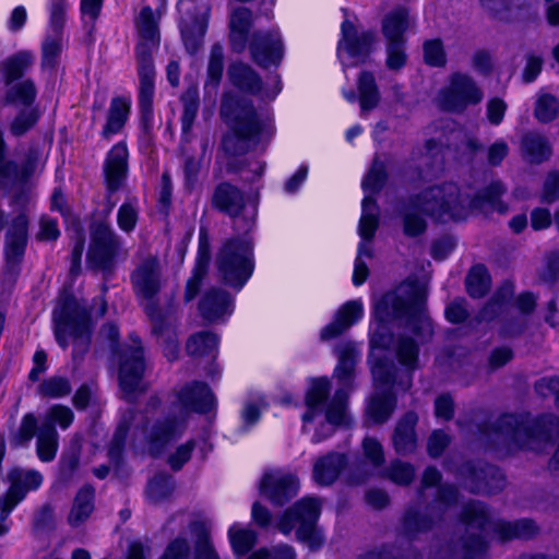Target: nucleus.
Returning <instances> with one entry per match:
<instances>
[{
  "label": "nucleus",
  "instance_id": "16",
  "mask_svg": "<svg viewBox=\"0 0 559 559\" xmlns=\"http://www.w3.org/2000/svg\"><path fill=\"white\" fill-rule=\"evenodd\" d=\"M136 296L152 299L162 287V267L156 257L143 259L131 276Z\"/></svg>",
  "mask_w": 559,
  "mask_h": 559
},
{
  "label": "nucleus",
  "instance_id": "6",
  "mask_svg": "<svg viewBox=\"0 0 559 559\" xmlns=\"http://www.w3.org/2000/svg\"><path fill=\"white\" fill-rule=\"evenodd\" d=\"M221 114L230 129L223 140L227 152L239 154L251 143H255L262 123L250 103L226 94L222 100Z\"/></svg>",
  "mask_w": 559,
  "mask_h": 559
},
{
  "label": "nucleus",
  "instance_id": "2",
  "mask_svg": "<svg viewBox=\"0 0 559 559\" xmlns=\"http://www.w3.org/2000/svg\"><path fill=\"white\" fill-rule=\"evenodd\" d=\"M468 535L461 543V559H484L487 538L501 542L513 538H531L537 534V525L528 519L518 521L492 520L480 503L467 504L463 512Z\"/></svg>",
  "mask_w": 559,
  "mask_h": 559
},
{
  "label": "nucleus",
  "instance_id": "50",
  "mask_svg": "<svg viewBox=\"0 0 559 559\" xmlns=\"http://www.w3.org/2000/svg\"><path fill=\"white\" fill-rule=\"evenodd\" d=\"M559 115V100L549 94H540L535 106V117L540 122H549Z\"/></svg>",
  "mask_w": 559,
  "mask_h": 559
},
{
  "label": "nucleus",
  "instance_id": "12",
  "mask_svg": "<svg viewBox=\"0 0 559 559\" xmlns=\"http://www.w3.org/2000/svg\"><path fill=\"white\" fill-rule=\"evenodd\" d=\"M481 99L480 90L469 76L464 74L452 75L449 86L440 95V104L451 111H461Z\"/></svg>",
  "mask_w": 559,
  "mask_h": 559
},
{
  "label": "nucleus",
  "instance_id": "46",
  "mask_svg": "<svg viewBox=\"0 0 559 559\" xmlns=\"http://www.w3.org/2000/svg\"><path fill=\"white\" fill-rule=\"evenodd\" d=\"M36 90L32 81H23L13 85L8 92V100L16 106L32 107Z\"/></svg>",
  "mask_w": 559,
  "mask_h": 559
},
{
  "label": "nucleus",
  "instance_id": "27",
  "mask_svg": "<svg viewBox=\"0 0 559 559\" xmlns=\"http://www.w3.org/2000/svg\"><path fill=\"white\" fill-rule=\"evenodd\" d=\"M521 155L530 163L539 164L551 155V146L548 140L537 133L527 132L521 139Z\"/></svg>",
  "mask_w": 559,
  "mask_h": 559
},
{
  "label": "nucleus",
  "instance_id": "39",
  "mask_svg": "<svg viewBox=\"0 0 559 559\" xmlns=\"http://www.w3.org/2000/svg\"><path fill=\"white\" fill-rule=\"evenodd\" d=\"M359 102L361 111L373 109L379 102V93L374 78L369 72H362L358 79Z\"/></svg>",
  "mask_w": 559,
  "mask_h": 559
},
{
  "label": "nucleus",
  "instance_id": "22",
  "mask_svg": "<svg viewBox=\"0 0 559 559\" xmlns=\"http://www.w3.org/2000/svg\"><path fill=\"white\" fill-rule=\"evenodd\" d=\"M128 148L124 143L116 144L108 153L105 162V176L108 190H118L128 171Z\"/></svg>",
  "mask_w": 559,
  "mask_h": 559
},
{
  "label": "nucleus",
  "instance_id": "55",
  "mask_svg": "<svg viewBox=\"0 0 559 559\" xmlns=\"http://www.w3.org/2000/svg\"><path fill=\"white\" fill-rule=\"evenodd\" d=\"M173 488V480L169 476L158 475L148 483L147 498L152 502H159L170 495Z\"/></svg>",
  "mask_w": 559,
  "mask_h": 559
},
{
  "label": "nucleus",
  "instance_id": "35",
  "mask_svg": "<svg viewBox=\"0 0 559 559\" xmlns=\"http://www.w3.org/2000/svg\"><path fill=\"white\" fill-rule=\"evenodd\" d=\"M94 489L90 486H84L79 490L75 496L73 507L69 514V522L71 525L76 526L84 522L94 509Z\"/></svg>",
  "mask_w": 559,
  "mask_h": 559
},
{
  "label": "nucleus",
  "instance_id": "57",
  "mask_svg": "<svg viewBox=\"0 0 559 559\" xmlns=\"http://www.w3.org/2000/svg\"><path fill=\"white\" fill-rule=\"evenodd\" d=\"M361 445L365 460L376 468L381 467L384 463V452L381 443L376 438L366 437Z\"/></svg>",
  "mask_w": 559,
  "mask_h": 559
},
{
  "label": "nucleus",
  "instance_id": "17",
  "mask_svg": "<svg viewBox=\"0 0 559 559\" xmlns=\"http://www.w3.org/2000/svg\"><path fill=\"white\" fill-rule=\"evenodd\" d=\"M139 43L136 59H152L153 52L159 46V32L157 21L148 7L141 9L136 20Z\"/></svg>",
  "mask_w": 559,
  "mask_h": 559
},
{
  "label": "nucleus",
  "instance_id": "47",
  "mask_svg": "<svg viewBox=\"0 0 559 559\" xmlns=\"http://www.w3.org/2000/svg\"><path fill=\"white\" fill-rule=\"evenodd\" d=\"M224 69V52L219 45L212 47L209 66H207V81L205 88L212 86L216 88L223 75Z\"/></svg>",
  "mask_w": 559,
  "mask_h": 559
},
{
  "label": "nucleus",
  "instance_id": "60",
  "mask_svg": "<svg viewBox=\"0 0 559 559\" xmlns=\"http://www.w3.org/2000/svg\"><path fill=\"white\" fill-rule=\"evenodd\" d=\"M384 179V166L379 162H374L362 181V188L365 191L374 193L383 186Z\"/></svg>",
  "mask_w": 559,
  "mask_h": 559
},
{
  "label": "nucleus",
  "instance_id": "45",
  "mask_svg": "<svg viewBox=\"0 0 559 559\" xmlns=\"http://www.w3.org/2000/svg\"><path fill=\"white\" fill-rule=\"evenodd\" d=\"M229 538L234 551L240 556L247 554L254 546L257 535L253 531L241 528L235 524L229 530Z\"/></svg>",
  "mask_w": 559,
  "mask_h": 559
},
{
  "label": "nucleus",
  "instance_id": "24",
  "mask_svg": "<svg viewBox=\"0 0 559 559\" xmlns=\"http://www.w3.org/2000/svg\"><path fill=\"white\" fill-rule=\"evenodd\" d=\"M199 310L205 320L217 321L231 313V299L223 290L210 289L202 297Z\"/></svg>",
  "mask_w": 559,
  "mask_h": 559
},
{
  "label": "nucleus",
  "instance_id": "19",
  "mask_svg": "<svg viewBox=\"0 0 559 559\" xmlns=\"http://www.w3.org/2000/svg\"><path fill=\"white\" fill-rule=\"evenodd\" d=\"M192 0H180L178 8L181 12V34L187 49L193 51L199 46L206 28V10L195 16L188 15L194 9Z\"/></svg>",
  "mask_w": 559,
  "mask_h": 559
},
{
  "label": "nucleus",
  "instance_id": "10",
  "mask_svg": "<svg viewBox=\"0 0 559 559\" xmlns=\"http://www.w3.org/2000/svg\"><path fill=\"white\" fill-rule=\"evenodd\" d=\"M9 489L0 498L1 520L5 521L12 510L26 497L31 490H36L43 483L39 472L33 469L13 468L8 473Z\"/></svg>",
  "mask_w": 559,
  "mask_h": 559
},
{
  "label": "nucleus",
  "instance_id": "29",
  "mask_svg": "<svg viewBox=\"0 0 559 559\" xmlns=\"http://www.w3.org/2000/svg\"><path fill=\"white\" fill-rule=\"evenodd\" d=\"M497 431L506 440L511 439L520 443L521 447L532 448L526 440H532L535 437V431L513 415H504L501 417L497 426Z\"/></svg>",
  "mask_w": 559,
  "mask_h": 559
},
{
  "label": "nucleus",
  "instance_id": "40",
  "mask_svg": "<svg viewBox=\"0 0 559 559\" xmlns=\"http://www.w3.org/2000/svg\"><path fill=\"white\" fill-rule=\"evenodd\" d=\"M490 278L484 265H475L466 277V288L473 298L483 297L489 289Z\"/></svg>",
  "mask_w": 559,
  "mask_h": 559
},
{
  "label": "nucleus",
  "instance_id": "5",
  "mask_svg": "<svg viewBox=\"0 0 559 559\" xmlns=\"http://www.w3.org/2000/svg\"><path fill=\"white\" fill-rule=\"evenodd\" d=\"M215 399L203 383L183 386L177 394L180 419L165 418L157 420L148 430L147 439L152 452H158L170 440L179 437L183 430V417L189 412L204 413L214 405Z\"/></svg>",
  "mask_w": 559,
  "mask_h": 559
},
{
  "label": "nucleus",
  "instance_id": "3",
  "mask_svg": "<svg viewBox=\"0 0 559 559\" xmlns=\"http://www.w3.org/2000/svg\"><path fill=\"white\" fill-rule=\"evenodd\" d=\"M425 292L413 283L401 285L395 292L385 294L376 304L374 314L381 322L407 316L411 326L423 337L432 334V324L425 312Z\"/></svg>",
  "mask_w": 559,
  "mask_h": 559
},
{
  "label": "nucleus",
  "instance_id": "18",
  "mask_svg": "<svg viewBox=\"0 0 559 559\" xmlns=\"http://www.w3.org/2000/svg\"><path fill=\"white\" fill-rule=\"evenodd\" d=\"M253 60L261 67L276 66L283 58V44L277 33H257L250 44Z\"/></svg>",
  "mask_w": 559,
  "mask_h": 559
},
{
  "label": "nucleus",
  "instance_id": "31",
  "mask_svg": "<svg viewBox=\"0 0 559 559\" xmlns=\"http://www.w3.org/2000/svg\"><path fill=\"white\" fill-rule=\"evenodd\" d=\"M140 76L139 104L143 112H150L154 96L155 71L153 59H136Z\"/></svg>",
  "mask_w": 559,
  "mask_h": 559
},
{
  "label": "nucleus",
  "instance_id": "21",
  "mask_svg": "<svg viewBox=\"0 0 559 559\" xmlns=\"http://www.w3.org/2000/svg\"><path fill=\"white\" fill-rule=\"evenodd\" d=\"M118 247L119 241L114 230L108 225H97L92 231L88 258L97 264H105L117 252Z\"/></svg>",
  "mask_w": 559,
  "mask_h": 559
},
{
  "label": "nucleus",
  "instance_id": "15",
  "mask_svg": "<svg viewBox=\"0 0 559 559\" xmlns=\"http://www.w3.org/2000/svg\"><path fill=\"white\" fill-rule=\"evenodd\" d=\"M144 372L143 352L139 341H133L130 348L124 349L119 368L120 386L126 394L145 389L142 383Z\"/></svg>",
  "mask_w": 559,
  "mask_h": 559
},
{
  "label": "nucleus",
  "instance_id": "26",
  "mask_svg": "<svg viewBox=\"0 0 559 559\" xmlns=\"http://www.w3.org/2000/svg\"><path fill=\"white\" fill-rule=\"evenodd\" d=\"M211 260V252H210V245L207 241L206 236L200 237V243H199V251H198V258L197 263L193 270V274L191 278L188 280L186 292H185V299L187 301L192 300L200 288L201 282L203 277L205 276L207 272V267Z\"/></svg>",
  "mask_w": 559,
  "mask_h": 559
},
{
  "label": "nucleus",
  "instance_id": "23",
  "mask_svg": "<svg viewBox=\"0 0 559 559\" xmlns=\"http://www.w3.org/2000/svg\"><path fill=\"white\" fill-rule=\"evenodd\" d=\"M362 304L360 301L352 300L346 302L336 312L334 321L321 331V338L325 341L342 334L362 317Z\"/></svg>",
  "mask_w": 559,
  "mask_h": 559
},
{
  "label": "nucleus",
  "instance_id": "64",
  "mask_svg": "<svg viewBox=\"0 0 559 559\" xmlns=\"http://www.w3.org/2000/svg\"><path fill=\"white\" fill-rule=\"evenodd\" d=\"M189 552V543L185 538H176L168 544L160 559H187Z\"/></svg>",
  "mask_w": 559,
  "mask_h": 559
},
{
  "label": "nucleus",
  "instance_id": "30",
  "mask_svg": "<svg viewBox=\"0 0 559 559\" xmlns=\"http://www.w3.org/2000/svg\"><path fill=\"white\" fill-rule=\"evenodd\" d=\"M345 456L338 453L318 459L313 464V479L320 485L332 484L345 466Z\"/></svg>",
  "mask_w": 559,
  "mask_h": 559
},
{
  "label": "nucleus",
  "instance_id": "33",
  "mask_svg": "<svg viewBox=\"0 0 559 559\" xmlns=\"http://www.w3.org/2000/svg\"><path fill=\"white\" fill-rule=\"evenodd\" d=\"M251 21V11L246 8L236 9L230 15V39L234 49L237 51H242L246 47Z\"/></svg>",
  "mask_w": 559,
  "mask_h": 559
},
{
  "label": "nucleus",
  "instance_id": "48",
  "mask_svg": "<svg viewBox=\"0 0 559 559\" xmlns=\"http://www.w3.org/2000/svg\"><path fill=\"white\" fill-rule=\"evenodd\" d=\"M419 204V199L417 198L404 213V233L407 236H417L426 228L425 219L418 215L419 211L423 212V207Z\"/></svg>",
  "mask_w": 559,
  "mask_h": 559
},
{
  "label": "nucleus",
  "instance_id": "43",
  "mask_svg": "<svg viewBox=\"0 0 559 559\" xmlns=\"http://www.w3.org/2000/svg\"><path fill=\"white\" fill-rule=\"evenodd\" d=\"M527 0H480L481 7L495 19L507 20L514 9L526 5Z\"/></svg>",
  "mask_w": 559,
  "mask_h": 559
},
{
  "label": "nucleus",
  "instance_id": "53",
  "mask_svg": "<svg viewBox=\"0 0 559 559\" xmlns=\"http://www.w3.org/2000/svg\"><path fill=\"white\" fill-rule=\"evenodd\" d=\"M139 218V210L135 200L124 202L118 210L117 223L120 229L130 233L135 228Z\"/></svg>",
  "mask_w": 559,
  "mask_h": 559
},
{
  "label": "nucleus",
  "instance_id": "28",
  "mask_svg": "<svg viewBox=\"0 0 559 559\" xmlns=\"http://www.w3.org/2000/svg\"><path fill=\"white\" fill-rule=\"evenodd\" d=\"M418 417L414 413H407L396 425L393 443L396 452L407 454L416 448L415 426Z\"/></svg>",
  "mask_w": 559,
  "mask_h": 559
},
{
  "label": "nucleus",
  "instance_id": "32",
  "mask_svg": "<svg viewBox=\"0 0 559 559\" xmlns=\"http://www.w3.org/2000/svg\"><path fill=\"white\" fill-rule=\"evenodd\" d=\"M27 218L17 216L7 236L5 253L9 260L15 261L23 255L26 245Z\"/></svg>",
  "mask_w": 559,
  "mask_h": 559
},
{
  "label": "nucleus",
  "instance_id": "54",
  "mask_svg": "<svg viewBox=\"0 0 559 559\" xmlns=\"http://www.w3.org/2000/svg\"><path fill=\"white\" fill-rule=\"evenodd\" d=\"M38 117L39 115L35 108H24L11 122V133L15 136L24 134L27 130L35 126Z\"/></svg>",
  "mask_w": 559,
  "mask_h": 559
},
{
  "label": "nucleus",
  "instance_id": "56",
  "mask_svg": "<svg viewBox=\"0 0 559 559\" xmlns=\"http://www.w3.org/2000/svg\"><path fill=\"white\" fill-rule=\"evenodd\" d=\"M183 112H182V128L189 130L197 117L199 108V97L197 88H190L182 96Z\"/></svg>",
  "mask_w": 559,
  "mask_h": 559
},
{
  "label": "nucleus",
  "instance_id": "34",
  "mask_svg": "<svg viewBox=\"0 0 559 559\" xmlns=\"http://www.w3.org/2000/svg\"><path fill=\"white\" fill-rule=\"evenodd\" d=\"M130 110V103L123 98H114L107 115L106 124L103 128L102 135L109 139L112 134L119 132L124 126Z\"/></svg>",
  "mask_w": 559,
  "mask_h": 559
},
{
  "label": "nucleus",
  "instance_id": "4",
  "mask_svg": "<svg viewBox=\"0 0 559 559\" xmlns=\"http://www.w3.org/2000/svg\"><path fill=\"white\" fill-rule=\"evenodd\" d=\"M329 391L330 383L328 379L320 378L313 379L310 382L306 394L307 412L302 417L305 423L304 429H306L308 423L316 421L320 425L313 436V442H320L331 436L335 427L348 423V414L345 406L347 392L343 388L335 393L326 409L322 411V403L325 401Z\"/></svg>",
  "mask_w": 559,
  "mask_h": 559
},
{
  "label": "nucleus",
  "instance_id": "36",
  "mask_svg": "<svg viewBox=\"0 0 559 559\" xmlns=\"http://www.w3.org/2000/svg\"><path fill=\"white\" fill-rule=\"evenodd\" d=\"M58 450V432L50 424H41L37 435V454L43 462L55 459Z\"/></svg>",
  "mask_w": 559,
  "mask_h": 559
},
{
  "label": "nucleus",
  "instance_id": "63",
  "mask_svg": "<svg viewBox=\"0 0 559 559\" xmlns=\"http://www.w3.org/2000/svg\"><path fill=\"white\" fill-rule=\"evenodd\" d=\"M386 52V67L390 70L397 71L405 66L407 57L403 49V41L388 43Z\"/></svg>",
  "mask_w": 559,
  "mask_h": 559
},
{
  "label": "nucleus",
  "instance_id": "13",
  "mask_svg": "<svg viewBox=\"0 0 559 559\" xmlns=\"http://www.w3.org/2000/svg\"><path fill=\"white\" fill-rule=\"evenodd\" d=\"M374 41L372 33L358 35L355 26L348 20L342 24V39L338 44V58L344 66H356L365 60Z\"/></svg>",
  "mask_w": 559,
  "mask_h": 559
},
{
  "label": "nucleus",
  "instance_id": "61",
  "mask_svg": "<svg viewBox=\"0 0 559 559\" xmlns=\"http://www.w3.org/2000/svg\"><path fill=\"white\" fill-rule=\"evenodd\" d=\"M396 353L401 364L412 368L416 366L418 349L413 341L409 338H401Z\"/></svg>",
  "mask_w": 559,
  "mask_h": 559
},
{
  "label": "nucleus",
  "instance_id": "44",
  "mask_svg": "<svg viewBox=\"0 0 559 559\" xmlns=\"http://www.w3.org/2000/svg\"><path fill=\"white\" fill-rule=\"evenodd\" d=\"M382 476L390 479L396 485H408L415 477V468L409 463L400 460L392 461L386 469L382 472Z\"/></svg>",
  "mask_w": 559,
  "mask_h": 559
},
{
  "label": "nucleus",
  "instance_id": "37",
  "mask_svg": "<svg viewBox=\"0 0 559 559\" xmlns=\"http://www.w3.org/2000/svg\"><path fill=\"white\" fill-rule=\"evenodd\" d=\"M409 26L407 12L404 9L396 10L388 15L383 22V33L389 43H402L403 33Z\"/></svg>",
  "mask_w": 559,
  "mask_h": 559
},
{
  "label": "nucleus",
  "instance_id": "8",
  "mask_svg": "<svg viewBox=\"0 0 559 559\" xmlns=\"http://www.w3.org/2000/svg\"><path fill=\"white\" fill-rule=\"evenodd\" d=\"M216 264L224 282L240 288L253 270L250 239L242 237L226 241L217 253Z\"/></svg>",
  "mask_w": 559,
  "mask_h": 559
},
{
  "label": "nucleus",
  "instance_id": "7",
  "mask_svg": "<svg viewBox=\"0 0 559 559\" xmlns=\"http://www.w3.org/2000/svg\"><path fill=\"white\" fill-rule=\"evenodd\" d=\"M55 335L66 348L71 340L76 349L85 348L90 341L91 323L85 308L72 296H62L53 310Z\"/></svg>",
  "mask_w": 559,
  "mask_h": 559
},
{
  "label": "nucleus",
  "instance_id": "9",
  "mask_svg": "<svg viewBox=\"0 0 559 559\" xmlns=\"http://www.w3.org/2000/svg\"><path fill=\"white\" fill-rule=\"evenodd\" d=\"M322 502L316 497H304L288 509L281 521L278 530L289 534L296 528L299 540L307 543L310 547H318L322 544V537L316 526L321 513Z\"/></svg>",
  "mask_w": 559,
  "mask_h": 559
},
{
  "label": "nucleus",
  "instance_id": "20",
  "mask_svg": "<svg viewBox=\"0 0 559 559\" xmlns=\"http://www.w3.org/2000/svg\"><path fill=\"white\" fill-rule=\"evenodd\" d=\"M361 210L358 233L362 241L359 245L356 259L364 260V258L370 259L372 257L370 241L379 226V207L371 197H366L362 200Z\"/></svg>",
  "mask_w": 559,
  "mask_h": 559
},
{
  "label": "nucleus",
  "instance_id": "38",
  "mask_svg": "<svg viewBox=\"0 0 559 559\" xmlns=\"http://www.w3.org/2000/svg\"><path fill=\"white\" fill-rule=\"evenodd\" d=\"M231 82L241 90L258 92L261 82L254 71L243 63H235L228 70Z\"/></svg>",
  "mask_w": 559,
  "mask_h": 559
},
{
  "label": "nucleus",
  "instance_id": "59",
  "mask_svg": "<svg viewBox=\"0 0 559 559\" xmlns=\"http://www.w3.org/2000/svg\"><path fill=\"white\" fill-rule=\"evenodd\" d=\"M424 57L426 63L432 67H441L445 63V52L439 39L428 40L424 44Z\"/></svg>",
  "mask_w": 559,
  "mask_h": 559
},
{
  "label": "nucleus",
  "instance_id": "42",
  "mask_svg": "<svg viewBox=\"0 0 559 559\" xmlns=\"http://www.w3.org/2000/svg\"><path fill=\"white\" fill-rule=\"evenodd\" d=\"M217 347V337L207 332L192 335L187 342V352L191 356L212 354Z\"/></svg>",
  "mask_w": 559,
  "mask_h": 559
},
{
  "label": "nucleus",
  "instance_id": "52",
  "mask_svg": "<svg viewBox=\"0 0 559 559\" xmlns=\"http://www.w3.org/2000/svg\"><path fill=\"white\" fill-rule=\"evenodd\" d=\"M38 392L43 396L58 399L68 395L71 392V386L67 379L52 377L39 384Z\"/></svg>",
  "mask_w": 559,
  "mask_h": 559
},
{
  "label": "nucleus",
  "instance_id": "41",
  "mask_svg": "<svg viewBox=\"0 0 559 559\" xmlns=\"http://www.w3.org/2000/svg\"><path fill=\"white\" fill-rule=\"evenodd\" d=\"M34 56L28 51H20L3 63L7 80H16L32 66Z\"/></svg>",
  "mask_w": 559,
  "mask_h": 559
},
{
  "label": "nucleus",
  "instance_id": "14",
  "mask_svg": "<svg viewBox=\"0 0 559 559\" xmlns=\"http://www.w3.org/2000/svg\"><path fill=\"white\" fill-rule=\"evenodd\" d=\"M299 480L293 473L272 469L264 473L260 492L274 504H284L297 495Z\"/></svg>",
  "mask_w": 559,
  "mask_h": 559
},
{
  "label": "nucleus",
  "instance_id": "1",
  "mask_svg": "<svg viewBox=\"0 0 559 559\" xmlns=\"http://www.w3.org/2000/svg\"><path fill=\"white\" fill-rule=\"evenodd\" d=\"M506 189L500 182H493L479 192L473 200L463 199L460 188L453 182L433 186L419 197L423 212L438 221H459L467 217L469 213L489 214L498 212L504 214L507 206L500 201Z\"/></svg>",
  "mask_w": 559,
  "mask_h": 559
},
{
  "label": "nucleus",
  "instance_id": "58",
  "mask_svg": "<svg viewBox=\"0 0 559 559\" xmlns=\"http://www.w3.org/2000/svg\"><path fill=\"white\" fill-rule=\"evenodd\" d=\"M74 414L73 412L62 405H53L50 407L45 416V420L43 424H58L62 429H67L73 421Z\"/></svg>",
  "mask_w": 559,
  "mask_h": 559
},
{
  "label": "nucleus",
  "instance_id": "11",
  "mask_svg": "<svg viewBox=\"0 0 559 559\" xmlns=\"http://www.w3.org/2000/svg\"><path fill=\"white\" fill-rule=\"evenodd\" d=\"M371 372L378 392L370 399L366 412L370 420L381 424L391 416L395 407V399L391 392L381 390L382 385L391 382L392 376L389 367L381 361L372 365Z\"/></svg>",
  "mask_w": 559,
  "mask_h": 559
},
{
  "label": "nucleus",
  "instance_id": "62",
  "mask_svg": "<svg viewBox=\"0 0 559 559\" xmlns=\"http://www.w3.org/2000/svg\"><path fill=\"white\" fill-rule=\"evenodd\" d=\"M296 554L293 547L281 545L272 549H260L253 552L248 559H295Z\"/></svg>",
  "mask_w": 559,
  "mask_h": 559
},
{
  "label": "nucleus",
  "instance_id": "25",
  "mask_svg": "<svg viewBox=\"0 0 559 559\" xmlns=\"http://www.w3.org/2000/svg\"><path fill=\"white\" fill-rule=\"evenodd\" d=\"M212 203L216 209L236 217L245 206V198L237 187L223 182L216 187L212 197Z\"/></svg>",
  "mask_w": 559,
  "mask_h": 559
},
{
  "label": "nucleus",
  "instance_id": "49",
  "mask_svg": "<svg viewBox=\"0 0 559 559\" xmlns=\"http://www.w3.org/2000/svg\"><path fill=\"white\" fill-rule=\"evenodd\" d=\"M355 358L354 349L350 345H346L343 349L338 350V364L335 368V377L347 386L354 371Z\"/></svg>",
  "mask_w": 559,
  "mask_h": 559
},
{
  "label": "nucleus",
  "instance_id": "51",
  "mask_svg": "<svg viewBox=\"0 0 559 559\" xmlns=\"http://www.w3.org/2000/svg\"><path fill=\"white\" fill-rule=\"evenodd\" d=\"M43 59L41 64L46 69H52L62 50L61 35L53 34L52 36L46 37L43 43Z\"/></svg>",
  "mask_w": 559,
  "mask_h": 559
}]
</instances>
